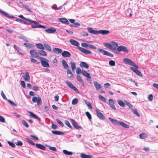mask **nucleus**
<instances>
[{"mask_svg": "<svg viewBox=\"0 0 158 158\" xmlns=\"http://www.w3.org/2000/svg\"><path fill=\"white\" fill-rule=\"evenodd\" d=\"M85 102V103L87 105L90 109H92V107L91 106V105L90 103L87 101L86 100H84Z\"/></svg>", "mask_w": 158, "mask_h": 158, "instance_id": "obj_49", "label": "nucleus"}, {"mask_svg": "<svg viewBox=\"0 0 158 158\" xmlns=\"http://www.w3.org/2000/svg\"><path fill=\"white\" fill-rule=\"evenodd\" d=\"M103 45L106 48L110 49V43L109 44L107 43H105L103 44Z\"/></svg>", "mask_w": 158, "mask_h": 158, "instance_id": "obj_57", "label": "nucleus"}, {"mask_svg": "<svg viewBox=\"0 0 158 158\" xmlns=\"http://www.w3.org/2000/svg\"><path fill=\"white\" fill-rule=\"evenodd\" d=\"M63 152L64 154L68 155H71L73 154V153L72 152L68 151L66 150H64Z\"/></svg>", "mask_w": 158, "mask_h": 158, "instance_id": "obj_43", "label": "nucleus"}, {"mask_svg": "<svg viewBox=\"0 0 158 158\" xmlns=\"http://www.w3.org/2000/svg\"><path fill=\"white\" fill-rule=\"evenodd\" d=\"M7 101L12 106H17V105L16 104H15L14 102L11 101L9 99H8Z\"/></svg>", "mask_w": 158, "mask_h": 158, "instance_id": "obj_52", "label": "nucleus"}, {"mask_svg": "<svg viewBox=\"0 0 158 158\" xmlns=\"http://www.w3.org/2000/svg\"><path fill=\"white\" fill-rule=\"evenodd\" d=\"M39 59L40 60L41 64L43 66L47 68L50 67L48 63L49 60H48L41 57H39Z\"/></svg>", "mask_w": 158, "mask_h": 158, "instance_id": "obj_2", "label": "nucleus"}, {"mask_svg": "<svg viewBox=\"0 0 158 158\" xmlns=\"http://www.w3.org/2000/svg\"><path fill=\"white\" fill-rule=\"evenodd\" d=\"M117 51L120 52L123 51L126 52H128V50L126 47L123 46H119L116 49Z\"/></svg>", "mask_w": 158, "mask_h": 158, "instance_id": "obj_9", "label": "nucleus"}, {"mask_svg": "<svg viewBox=\"0 0 158 158\" xmlns=\"http://www.w3.org/2000/svg\"><path fill=\"white\" fill-rule=\"evenodd\" d=\"M82 71L81 69L79 67H77L76 69V73L77 74H79L80 73H81Z\"/></svg>", "mask_w": 158, "mask_h": 158, "instance_id": "obj_64", "label": "nucleus"}, {"mask_svg": "<svg viewBox=\"0 0 158 158\" xmlns=\"http://www.w3.org/2000/svg\"><path fill=\"white\" fill-rule=\"evenodd\" d=\"M125 102L126 105L129 106V108L131 109H132L133 108L132 105H131L129 102L127 101H125Z\"/></svg>", "mask_w": 158, "mask_h": 158, "instance_id": "obj_51", "label": "nucleus"}, {"mask_svg": "<svg viewBox=\"0 0 158 158\" xmlns=\"http://www.w3.org/2000/svg\"><path fill=\"white\" fill-rule=\"evenodd\" d=\"M38 53L40 55L43 56H46L47 55L46 52L43 50H39Z\"/></svg>", "mask_w": 158, "mask_h": 158, "instance_id": "obj_32", "label": "nucleus"}, {"mask_svg": "<svg viewBox=\"0 0 158 158\" xmlns=\"http://www.w3.org/2000/svg\"><path fill=\"white\" fill-rule=\"evenodd\" d=\"M56 121L57 123L61 127H63L64 124L63 123H62L58 119H56Z\"/></svg>", "mask_w": 158, "mask_h": 158, "instance_id": "obj_63", "label": "nucleus"}, {"mask_svg": "<svg viewBox=\"0 0 158 158\" xmlns=\"http://www.w3.org/2000/svg\"><path fill=\"white\" fill-rule=\"evenodd\" d=\"M123 61L125 64H127L131 65H132L135 64L133 61L128 58L124 59Z\"/></svg>", "mask_w": 158, "mask_h": 158, "instance_id": "obj_10", "label": "nucleus"}, {"mask_svg": "<svg viewBox=\"0 0 158 158\" xmlns=\"http://www.w3.org/2000/svg\"><path fill=\"white\" fill-rule=\"evenodd\" d=\"M77 80L82 85V86H84L85 84L83 82V80L80 76L78 75L77 76Z\"/></svg>", "mask_w": 158, "mask_h": 158, "instance_id": "obj_18", "label": "nucleus"}, {"mask_svg": "<svg viewBox=\"0 0 158 158\" xmlns=\"http://www.w3.org/2000/svg\"><path fill=\"white\" fill-rule=\"evenodd\" d=\"M153 96L152 94L149 95L148 96V99L149 101L151 102L152 101Z\"/></svg>", "mask_w": 158, "mask_h": 158, "instance_id": "obj_58", "label": "nucleus"}, {"mask_svg": "<svg viewBox=\"0 0 158 158\" xmlns=\"http://www.w3.org/2000/svg\"><path fill=\"white\" fill-rule=\"evenodd\" d=\"M56 31V29L54 28H51L45 30V31L49 33H53Z\"/></svg>", "mask_w": 158, "mask_h": 158, "instance_id": "obj_20", "label": "nucleus"}, {"mask_svg": "<svg viewBox=\"0 0 158 158\" xmlns=\"http://www.w3.org/2000/svg\"><path fill=\"white\" fill-rule=\"evenodd\" d=\"M81 158H92V156L90 155H87L83 153H81L80 155Z\"/></svg>", "mask_w": 158, "mask_h": 158, "instance_id": "obj_34", "label": "nucleus"}, {"mask_svg": "<svg viewBox=\"0 0 158 158\" xmlns=\"http://www.w3.org/2000/svg\"><path fill=\"white\" fill-rule=\"evenodd\" d=\"M70 120L71 121L72 125L77 129H81L82 128L81 127L78 125V123L73 119H71Z\"/></svg>", "mask_w": 158, "mask_h": 158, "instance_id": "obj_7", "label": "nucleus"}, {"mask_svg": "<svg viewBox=\"0 0 158 158\" xmlns=\"http://www.w3.org/2000/svg\"><path fill=\"white\" fill-rule=\"evenodd\" d=\"M132 111H133V113L136 115L138 117L140 116V115L136 109L135 110H132Z\"/></svg>", "mask_w": 158, "mask_h": 158, "instance_id": "obj_55", "label": "nucleus"}, {"mask_svg": "<svg viewBox=\"0 0 158 158\" xmlns=\"http://www.w3.org/2000/svg\"><path fill=\"white\" fill-rule=\"evenodd\" d=\"M35 45L36 47L38 48L44 50V44L43 45L41 43L39 44H35Z\"/></svg>", "mask_w": 158, "mask_h": 158, "instance_id": "obj_35", "label": "nucleus"}, {"mask_svg": "<svg viewBox=\"0 0 158 158\" xmlns=\"http://www.w3.org/2000/svg\"><path fill=\"white\" fill-rule=\"evenodd\" d=\"M64 123L69 128L72 129V127L71 126V124L69 123V122L67 121V120H65L64 122Z\"/></svg>", "mask_w": 158, "mask_h": 158, "instance_id": "obj_48", "label": "nucleus"}, {"mask_svg": "<svg viewBox=\"0 0 158 158\" xmlns=\"http://www.w3.org/2000/svg\"><path fill=\"white\" fill-rule=\"evenodd\" d=\"M118 45L115 42H112L110 43V49L112 50H115L117 47Z\"/></svg>", "mask_w": 158, "mask_h": 158, "instance_id": "obj_11", "label": "nucleus"}, {"mask_svg": "<svg viewBox=\"0 0 158 158\" xmlns=\"http://www.w3.org/2000/svg\"><path fill=\"white\" fill-rule=\"evenodd\" d=\"M28 21L34 23L35 24L31 26L33 28H39V23L37 22L33 21L31 19H28Z\"/></svg>", "mask_w": 158, "mask_h": 158, "instance_id": "obj_14", "label": "nucleus"}, {"mask_svg": "<svg viewBox=\"0 0 158 158\" xmlns=\"http://www.w3.org/2000/svg\"><path fill=\"white\" fill-rule=\"evenodd\" d=\"M81 46L84 48H89L94 49H97V48L94 45L85 43H81Z\"/></svg>", "mask_w": 158, "mask_h": 158, "instance_id": "obj_6", "label": "nucleus"}, {"mask_svg": "<svg viewBox=\"0 0 158 158\" xmlns=\"http://www.w3.org/2000/svg\"><path fill=\"white\" fill-rule=\"evenodd\" d=\"M99 99L102 101L104 102H106V100L105 98L102 96L101 95H100L99 96Z\"/></svg>", "mask_w": 158, "mask_h": 158, "instance_id": "obj_47", "label": "nucleus"}, {"mask_svg": "<svg viewBox=\"0 0 158 158\" xmlns=\"http://www.w3.org/2000/svg\"><path fill=\"white\" fill-rule=\"evenodd\" d=\"M87 29L89 33L94 34H101L103 35H106L110 33L109 31L106 30L96 31L94 30L92 28L90 27H88Z\"/></svg>", "mask_w": 158, "mask_h": 158, "instance_id": "obj_1", "label": "nucleus"}, {"mask_svg": "<svg viewBox=\"0 0 158 158\" xmlns=\"http://www.w3.org/2000/svg\"><path fill=\"white\" fill-rule=\"evenodd\" d=\"M52 132L53 134L57 135H60L64 134L63 132L58 131H52Z\"/></svg>", "mask_w": 158, "mask_h": 158, "instance_id": "obj_41", "label": "nucleus"}, {"mask_svg": "<svg viewBox=\"0 0 158 158\" xmlns=\"http://www.w3.org/2000/svg\"><path fill=\"white\" fill-rule=\"evenodd\" d=\"M81 73L83 76L86 77L88 78H91V77L90 74L85 70H82Z\"/></svg>", "mask_w": 158, "mask_h": 158, "instance_id": "obj_22", "label": "nucleus"}, {"mask_svg": "<svg viewBox=\"0 0 158 158\" xmlns=\"http://www.w3.org/2000/svg\"><path fill=\"white\" fill-rule=\"evenodd\" d=\"M132 66H134V67H131L130 68V69L134 73H135L138 70L139 67L135 64Z\"/></svg>", "mask_w": 158, "mask_h": 158, "instance_id": "obj_33", "label": "nucleus"}, {"mask_svg": "<svg viewBox=\"0 0 158 158\" xmlns=\"http://www.w3.org/2000/svg\"><path fill=\"white\" fill-rule=\"evenodd\" d=\"M0 12L4 16L8 18H14V16L12 15L10 16L8 14L3 11H2L0 10Z\"/></svg>", "mask_w": 158, "mask_h": 158, "instance_id": "obj_29", "label": "nucleus"}, {"mask_svg": "<svg viewBox=\"0 0 158 158\" xmlns=\"http://www.w3.org/2000/svg\"><path fill=\"white\" fill-rule=\"evenodd\" d=\"M139 136L141 139H144L148 137V135L145 133H142L139 135Z\"/></svg>", "mask_w": 158, "mask_h": 158, "instance_id": "obj_38", "label": "nucleus"}, {"mask_svg": "<svg viewBox=\"0 0 158 158\" xmlns=\"http://www.w3.org/2000/svg\"><path fill=\"white\" fill-rule=\"evenodd\" d=\"M25 76H23V79L27 81H29L30 80V75L28 72H26L25 73Z\"/></svg>", "mask_w": 158, "mask_h": 158, "instance_id": "obj_24", "label": "nucleus"}, {"mask_svg": "<svg viewBox=\"0 0 158 158\" xmlns=\"http://www.w3.org/2000/svg\"><path fill=\"white\" fill-rule=\"evenodd\" d=\"M114 101L112 99H110L109 100L108 104L113 109L116 110V108L114 105Z\"/></svg>", "mask_w": 158, "mask_h": 158, "instance_id": "obj_12", "label": "nucleus"}, {"mask_svg": "<svg viewBox=\"0 0 158 158\" xmlns=\"http://www.w3.org/2000/svg\"><path fill=\"white\" fill-rule=\"evenodd\" d=\"M136 74H137L139 76L142 77L143 76V75L142 73H141V72L139 71L138 69L135 72V73Z\"/></svg>", "mask_w": 158, "mask_h": 158, "instance_id": "obj_61", "label": "nucleus"}, {"mask_svg": "<svg viewBox=\"0 0 158 158\" xmlns=\"http://www.w3.org/2000/svg\"><path fill=\"white\" fill-rule=\"evenodd\" d=\"M80 34L82 36H87L89 35V34L88 33L83 31L81 32Z\"/></svg>", "mask_w": 158, "mask_h": 158, "instance_id": "obj_50", "label": "nucleus"}, {"mask_svg": "<svg viewBox=\"0 0 158 158\" xmlns=\"http://www.w3.org/2000/svg\"><path fill=\"white\" fill-rule=\"evenodd\" d=\"M66 69H67V74L68 75V77L69 78H71V77L73 75V73L69 69V68Z\"/></svg>", "mask_w": 158, "mask_h": 158, "instance_id": "obj_39", "label": "nucleus"}, {"mask_svg": "<svg viewBox=\"0 0 158 158\" xmlns=\"http://www.w3.org/2000/svg\"><path fill=\"white\" fill-rule=\"evenodd\" d=\"M69 42L72 45L77 47L79 46L80 45V44L78 42L73 39H70Z\"/></svg>", "mask_w": 158, "mask_h": 158, "instance_id": "obj_15", "label": "nucleus"}, {"mask_svg": "<svg viewBox=\"0 0 158 158\" xmlns=\"http://www.w3.org/2000/svg\"><path fill=\"white\" fill-rule=\"evenodd\" d=\"M31 61L33 63H35L36 64H39V62H38L36 60L33 58H31Z\"/></svg>", "mask_w": 158, "mask_h": 158, "instance_id": "obj_53", "label": "nucleus"}, {"mask_svg": "<svg viewBox=\"0 0 158 158\" xmlns=\"http://www.w3.org/2000/svg\"><path fill=\"white\" fill-rule=\"evenodd\" d=\"M36 146L38 148L44 151L46 149L45 147L43 145L38 143H36L35 144Z\"/></svg>", "mask_w": 158, "mask_h": 158, "instance_id": "obj_25", "label": "nucleus"}, {"mask_svg": "<svg viewBox=\"0 0 158 158\" xmlns=\"http://www.w3.org/2000/svg\"><path fill=\"white\" fill-rule=\"evenodd\" d=\"M65 83L70 88L72 89L76 92H79L78 89L71 82L68 81H65Z\"/></svg>", "mask_w": 158, "mask_h": 158, "instance_id": "obj_5", "label": "nucleus"}, {"mask_svg": "<svg viewBox=\"0 0 158 158\" xmlns=\"http://www.w3.org/2000/svg\"><path fill=\"white\" fill-rule=\"evenodd\" d=\"M30 53L32 57L37 58L39 56L38 54L34 50H31L30 52Z\"/></svg>", "mask_w": 158, "mask_h": 158, "instance_id": "obj_16", "label": "nucleus"}, {"mask_svg": "<svg viewBox=\"0 0 158 158\" xmlns=\"http://www.w3.org/2000/svg\"><path fill=\"white\" fill-rule=\"evenodd\" d=\"M52 52L56 54H58L62 52L63 50L58 48H55L52 50Z\"/></svg>", "mask_w": 158, "mask_h": 158, "instance_id": "obj_21", "label": "nucleus"}, {"mask_svg": "<svg viewBox=\"0 0 158 158\" xmlns=\"http://www.w3.org/2000/svg\"><path fill=\"white\" fill-rule=\"evenodd\" d=\"M95 112L97 114L98 117L101 119H104L105 117L104 115L100 112L98 110L96 109L95 110Z\"/></svg>", "mask_w": 158, "mask_h": 158, "instance_id": "obj_13", "label": "nucleus"}, {"mask_svg": "<svg viewBox=\"0 0 158 158\" xmlns=\"http://www.w3.org/2000/svg\"><path fill=\"white\" fill-rule=\"evenodd\" d=\"M78 98H76L73 99L72 102V103L73 105H76L78 102Z\"/></svg>", "mask_w": 158, "mask_h": 158, "instance_id": "obj_46", "label": "nucleus"}, {"mask_svg": "<svg viewBox=\"0 0 158 158\" xmlns=\"http://www.w3.org/2000/svg\"><path fill=\"white\" fill-rule=\"evenodd\" d=\"M24 45L27 48H33L34 46V45H33L32 44L27 43H25L24 44Z\"/></svg>", "mask_w": 158, "mask_h": 158, "instance_id": "obj_44", "label": "nucleus"}, {"mask_svg": "<svg viewBox=\"0 0 158 158\" xmlns=\"http://www.w3.org/2000/svg\"><path fill=\"white\" fill-rule=\"evenodd\" d=\"M0 12L4 16L8 18H14V16L12 15L10 16L8 14L3 11H2L0 10Z\"/></svg>", "mask_w": 158, "mask_h": 158, "instance_id": "obj_28", "label": "nucleus"}, {"mask_svg": "<svg viewBox=\"0 0 158 158\" xmlns=\"http://www.w3.org/2000/svg\"><path fill=\"white\" fill-rule=\"evenodd\" d=\"M28 113L30 114V116L31 117L36 119H37L39 120V122L41 120V119L40 118H39L37 116H36L35 114H34L31 112L29 111Z\"/></svg>", "mask_w": 158, "mask_h": 158, "instance_id": "obj_31", "label": "nucleus"}, {"mask_svg": "<svg viewBox=\"0 0 158 158\" xmlns=\"http://www.w3.org/2000/svg\"><path fill=\"white\" fill-rule=\"evenodd\" d=\"M78 48L81 51V52L85 55L91 54L92 53V52L91 51L83 48L81 47H78Z\"/></svg>", "mask_w": 158, "mask_h": 158, "instance_id": "obj_8", "label": "nucleus"}, {"mask_svg": "<svg viewBox=\"0 0 158 158\" xmlns=\"http://www.w3.org/2000/svg\"><path fill=\"white\" fill-rule=\"evenodd\" d=\"M32 101L34 103L37 102L39 106H40L42 103V99L39 97H33L32 98Z\"/></svg>", "mask_w": 158, "mask_h": 158, "instance_id": "obj_3", "label": "nucleus"}, {"mask_svg": "<svg viewBox=\"0 0 158 158\" xmlns=\"http://www.w3.org/2000/svg\"><path fill=\"white\" fill-rule=\"evenodd\" d=\"M1 95L3 98L6 100H7L8 99L6 96L5 94H4L3 92V91H2L1 92Z\"/></svg>", "mask_w": 158, "mask_h": 158, "instance_id": "obj_62", "label": "nucleus"}, {"mask_svg": "<svg viewBox=\"0 0 158 158\" xmlns=\"http://www.w3.org/2000/svg\"><path fill=\"white\" fill-rule=\"evenodd\" d=\"M22 123L23 124L27 127H28L29 125L24 120L22 121Z\"/></svg>", "mask_w": 158, "mask_h": 158, "instance_id": "obj_54", "label": "nucleus"}, {"mask_svg": "<svg viewBox=\"0 0 158 158\" xmlns=\"http://www.w3.org/2000/svg\"><path fill=\"white\" fill-rule=\"evenodd\" d=\"M109 64L111 66H114L115 65V62L114 60H111L109 61Z\"/></svg>", "mask_w": 158, "mask_h": 158, "instance_id": "obj_59", "label": "nucleus"}, {"mask_svg": "<svg viewBox=\"0 0 158 158\" xmlns=\"http://www.w3.org/2000/svg\"><path fill=\"white\" fill-rule=\"evenodd\" d=\"M44 48H45V49L49 51H51L52 50V49L49 46V45L47 44H44Z\"/></svg>", "mask_w": 158, "mask_h": 158, "instance_id": "obj_37", "label": "nucleus"}, {"mask_svg": "<svg viewBox=\"0 0 158 158\" xmlns=\"http://www.w3.org/2000/svg\"><path fill=\"white\" fill-rule=\"evenodd\" d=\"M118 104L121 106L123 107L125 106V103L121 100L119 99L118 101Z\"/></svg>", "mask_w": 158, "mask_h": 158, "instance_id": "obj_42", "label": "nucleus"}, {"mask_svg": "<svg viewBox=\"0 0 158 158\" xmlns=\"http://www.w3.org/2000/svg\"><path fill=\"white\" fill-rule=\"evenodd\" d=\"M80 65L81 67H84L86 69H88L89 68V66L88 64L84 62H80Z\"/></svg>", "mask_w": 158, "mask_h": 158, "instance_id": "obj_26", "label": "nucleus"}, {"mask_svg": "<svg viewBox=\"0 0 158 158\" xmlns=\"http://www.w3.org/2000/svg\"><path fill=\"white\" fill-rule=\"evenodd\" d=\"M7 143H8V144L10 146H11L12 148H15V145L14 143H12L9 141H7Z\"/></svg>", "mask_w": 158, "mask_h": 158, "instance_id": "obj_56", "label": "nucleus"}, {"mask_svg": "<svg viewBox=\"0 0 158 158\" xmlns=\"http://www.w3.org/2000/svg\"><path fill=\"white\" fill-rule=\"evenodd\" d=\"M119 125L126 128H128L129 127L128 125L122 121H120V123H119Z\"/></svg>", "mask_w": 158, "mask_h": 158, "instance_id": "obj_36", "label": "nucleus"}, {"mask_svg": "<svg viewBox=\"0 0 158 158\" xmlns=\"http://www.w3.org/2000/svg\"><path fill=\"white\" fill-rule=\"evenodd\" d=\"M71 66L73 71H74L76 68V64L75 62H71L70 63Z\"/></svg>", "mask_w": 158, "mask_h": 158, "instance_id": "obj_45", "label": "nucleus"}, {"mask_svg": "<svg viewBox=\"0 0 158 158\" xmlns=\"http://www.w3.org/2000/svg\"><path fill=\"white\" fill-rule=\"evenodd\" d=\"M109 119L115 125H119V123H120V121H118L116 120L111 117H109Z\"/></svg>", "mask_w": 158, "mask_h": 158, "instance_id": "obj_23", "label": "nucleus"}, {"mask_svg": "<svg viewBox=\"0 0 158 158\" xmlns=\"http://www.w3.org/2000/svg\"><path fill=\"white\" fill-rule=\"evenodd\" d=\"M26 139L27 141L32 145H34L35 144L31 140L29 139L28 138H26Z\"/></svg>", "mask_w": 158, "mask_h": 158, "instance_id": "obj_60", "label": "nucleus"}, {"mask_svg": "<svg viewBox=\"0 0 158 158\" xmlns=\"http://www.w3.org/2000/svg\"><path fill=\"white\" fill-rule=\"evenodd\" d=\"M94 84L97 90H98L99 89H102V87L100 83L97 81H94Z\"/></svg>", "mask_w": 158, "mask_h": 158, "instance_id": "obj_19", "label": "nucleus"}, {"mask_svg": "<svg viewBox=\"0 0 158 158\" xmlns=\"http://www.w3.org/2000/svg\"><path fill=\"white\" fill-rule=\"evenodd\" d=\"M97 50L99 52H100L104 55L108 56L111 57H113L114 56V55L113 54L107 51H106L103 50V49L99 48H98Z\"/></svg>", "mask_w": 158, "mask_h": 158, "instance_id": "obj_4", "label": "nucleus"}, {"mask_svg": "<svg viewBox=\"0 0 158 158\" xmlns=\"http://www.w3.org/2000/svg\"><path fill=\"white\" fill-rule=\"evenodd\" d=\"M62 64V65L63 66L65 69H67L68 68H69V67L66 61L64 60H63L61 61Z\"/></svg>", "mask_w": 158, "mask_h": 158, "instance_id": "obj_27", "label": "nucleus"}, {"mask_svg": "<svg viewBox=\"0 0 158 158\" xmlns=\"http://www.w3.org/2000/svg\"><path fill=\"white\" fill-rule=\"evenodd\" d=\"M58 20L62 23H65L66 24H69V23L68 20L65 18H58Z\"/></svg>", "mask_w": 158, "mask_h": 158, "instance_id": "obj_30", "label": "nucleus"}, {"mask_svg": "<svg viewBox=\"0 0 158 158\" xmlns=\"http://www.w3.org/2000/svg\"><path fill=\"white\" fill-rule=\"evenodd\" d=\"M125 12L127 15H129L130 16H131L132 15L131 14L132 10L130 8L126 10Z\"/></svg>", "mask_w": 158, "mask_h": 158, "instance_id": "obj_40", "label": "nucleus"}, {"mask_svg": "<svg viewBox=\"0 0 158 158\" xmlns=\"http://www.w3.org/2000/svg\"><path fill=\"white\" fill-rule=\"evenodd\" d=\"M62 56L65 57H69L71 56V54L70 52L67 51H64L61 53Z\"/></svg>", "mask_w": 158, "mask_h": 158, "instance_id": "obj_17", "label": "nucleus"}]
</instances>
